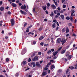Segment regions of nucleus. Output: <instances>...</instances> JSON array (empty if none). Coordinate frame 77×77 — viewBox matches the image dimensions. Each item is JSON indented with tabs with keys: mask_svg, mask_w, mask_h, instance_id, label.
<instances>
[{
	"mask_svg": "<svg viewBox=\"0 0 77 77\" xmlns=\"http://www.w3.org/2000/svg\"><path fill=\"white\" fill-rule=\"evenodd\" d=\"M66 57L68 58L69 56L70 55H69V52H67L66 53Z\"/></svg>",
	"mask_w": 77,
	"mask_h": 77,
	"instance_id": "obj_10",
	"label": "nucleus"
},
{
	"mask_svg": "<svg viewBox=\"0 0 77 77\" xmlns=\"http://www.w3.org/2000/svg\"><path fill=\"white\" fill-rule=\"evenodd\" d=\"M35 8H34L32 10V12H35Z\"/></svg>",
	"mask_w": 77,
	"mask_h": 77,
	"instance_id": "obj_48",
	"label": "nucleus"
},
{
	"mask_svg": "<svg viewBox=\"0 0 77 77\" xmlns=\"http://www.w3.org/2000/svg\"><path fill=\"white\" fill-rule=\"evenodd\" d=\"M56 58H57V57H56V56H55V57H53L54 59H56Z\"/></svg>",
	"mask_w": 77,
	"mask_h": 77,
	"instance_id": "obj_57",
	"label": "nucleus"
},
{
	"mask_svg": "<svg viewBox=\"0 0 77 77\" xmlns=\"http://www.w3.org/2000/svg\"><path fill=\"white\" fill-rule=\"evenodd\" d=\"M76 22H77V20H76V19H75V20L74 23H76Z\"/></svg>",
	"mask_w": 77,
	"mask_h": 77,
	"instance_id": "obj_61",
	"label": "nucleus"
},
{
	"mask_svg": "<svg viewBox=\"0 0 77 77\" xmlns=\"http://www.w3.org/2000/svg\"><path fill=\"white\" fill-rule=\"evenodd\" d=\"M57 26H59V22H57Z\"/></svg>",
	"mask_w": 77,
	"mask_h": 77,
	"instance_id": "obj_60",
	"label": "nucleus"
},
{
	"mask_svg": "<svg viewBox=\"0 0 77 77\" xmlns=\"http://www.w3.org/2000/svg\"><path fill=\"white\" fill-rule=\"evenodd\" d=\"M66 41V40L64 39V38H62L61 39V42L62 43V45H63V44L65 43V42Z\"/></svg>",
	"mask_w": 77,
	"mask_h": 77,
	"instance_id": "obj_3",
	"label": "nucleus"
},
{
	"mask_svg": "<svg viewBox=\"0 0 77 77\" xmlns=\"http://www.w3.org/2000/svg\"><path fill=\"white\" fill-rule=\"evenodd\" d=\"M45 70H47V69H48V68L47 67H45V69H44Z\"/></svg>",
	"mask_w": 77,
	"mask_h": 77,
	"instance_id": "obj_63",
	"label": "nucleus"
},
{
	"mask_svg": "<svg viewBox=\"0 0 77 77\" xmlns=\"http://www.w3.org/2000/svg\"><path fill=\"white\" fill-rule=\"evenodd\" d=\"M31 65H33V67H35L36 66V64L35 63H33V62H32L31 63Z\"/></svg>",
	"mask_w": 77,
	"mask_h": 77,
	"instance_id": "obj_18",
	"label": "nucleus"
},
{
	"mask_svg": "<svg viewBox=\"0 0 77 77\" xmlns=\"http://www.w3.org/2000/svg\"><path fill=\"white\" fill-rule=\"evenodd\" d=\"M66 20H69V19H70V17H69L68 16H67L66 17Z\"/></svg>",
	"mask_w": 77,
	"mask_h": 77,
	"instance_id": "obj_26",
	"label": "nucleus"
},
{
	"mask_svg": "<svg viewBox=\"0 0 77 77\" xmlns=\"http://www.w3.org/2000/svg\"><path fill=\"white\" fill-rule=\"evenodd\" d=\"M3 23V20H1L0 22V25L1 26H2V23Z\"/></svg>",
	"mask_w": 77,
	"mask_h": 77,
	"instance_id": "obj_28",
	"label": "nucleus"
},
{
	"mask_svg": "<svg viewBox=\"0 0 77 77\" xmlns=\"http://www.w3.org/2000/svg\"><path fill=\"white\" fill-rule=\"evenodd\" d=\"M36 66H38V68H41V65H40L39 62H37L36 63Z\"/></svg>",
	"mask_w": 77,
	"mask_h": 77,
	"instance_id": "obj_2",
	"label": "nucleus"
},
{
	"mask_svg": "<svg viewBox=\"0 0 77 77\" xmlns=\"http://www.w3.org/2000/svg\"><path fill=\"white\" fill-rule=\"evenodd\" d=\"M11 26H13L15 24V21L14 19H12L11 20Z\"/></svg>",
	"mask_w": 77,
	"mask_h": 77,
	"instance_id": "obj_1",
	"label": "nucleus"
},
{
	"mask_svg": "<svg viewBox=\"0 0 77 77\" xmlns=\"http://www.w3.org/2000/svg\"><path fill=\"white\" fill-rule=\"evenodd\" d=\"M42 28L41 27H40L38 29V30L39 31H41V30H42Z\"/></svg>",
	"mask_w": 77,
	"mask_h": 77,
	"instance_id": "obj_33",
	"label": "nucleus"
},
{
	"mask_svg": "<svg viewBox=\"0 0 77 77\" xmlns=\"http://www.w3.org/2000/svg\"><path fill=\"white\" fill-rule=\"evenodd\" d=\"M69 69H68L67 70V71H66V74H67L68 73V72H69Z\"/></svg>",
	"mask_w": 77,
	"mask_h": 77,
	"instance_id": "obj_40",
	"label": "nucleus"
},
{
	"mask_svg": "<svg viewBox=\"0 0 77 77\" xmlns=\"http://www.w3.org/2000/svg\"><path fill=\"white\" fill-rule=\"evenodd\" d=\"M45 12H46V14H48V11H45Z\"/></svg>",
	"mask_w": 77,
	"mask_h": 77,
	"instance_id": "obj_52",
	"label": "nucleus"
},
{
	"mask_svg": "<svg viewBox=\"0 0 77 77\" xmlns=\"http://www.w3.org/2000/svg\"><path fill=\"white\" fill-rule=\"evenodd\" d=\"M62 69H59L58 70V72H62Z\"/></svg>",
	"mask_w": 77,
	"mask_h": 77,
	"instance_id": "obj_42",
	"label": "nucleus"
},
{
	"mask_svg": "<svg viewBox=\"0 0 77 77\" xmlns=\"http://www.w3.org/2000/svg\"><path fill=\"white\" fill-rule=\"evenodd\" d=\"M8 15H11V11H8Z\"/></svg>",
	"mask_w": 77,
	"mask_h": 77,
	"instance_id": "obj_36",
	"label": "nucleus"
},
{
	"mask_svg": "<svg viewBox=\"0 0 77 77\" xmlns=\"http://www.w3.org/2000/svg\"><path fill=\"white\" fill-rule=\"evenodd\" d=\"M58 53V51H56V52H54L53 53V55L54 56H56Z\"/></svg>",
	"mask_w": 77,
	"mask_h": 77,
	"instance_id": "obj_9",
	"label": "nucleus"
},
{
	"mask_svg": "<svg viewBox=\"0 0 77 77\" xmlns=\"http://www.w3.org/2000/svg\"><path fill=\"white\" fill-rule=\"evenodd\" d=\"M51 51H52V52H53V51H54V49H51Z\"/></svg>",
	"mask_w": 77,
	"mask_h": 77,
	"instance_id": "obj_54",
	"label": "nucleus"
},
{
	"mask_svg": "<svg viewBox=\"0 0 77 77\" xmlns=\"http://www.w3.org/2000/svg\"><path fill=\"white\" fill-rule=\"evenodd\" d=\"M33 44H34V45L35 44H36V42H35V41L33 42Z\"/></svg>",
	"mask_w": 77,
	"mask_h": 77,
	"instance_id": "obj_64",
	"label": "nucleus"
},
{
	"mask_svg": "<svg viewBox=\"0 0 77 77\" xmlns=\"http://www.w3.org/2000/svg\"><path fill=\"white\" fill-rule=\"evenodd\" d=\"M20 8L22 9H23L24 10H25L26 8V6L25 5H24V6L22 5Z\"/></svg>",
	"mask_w": 77,
	"mask_h": 77,
	"instance_id": "obj_5",
	"label": "nucleus"
},
{
	"mask_svg": "<svg viewBox=\"0 0 77 77\" xmlns=\"http://www.w3.org/2000/svg\"><path fill=\"white\" fill-rule=\"evenodd\" d=\"M40 45H42V46H43V45H44V43H43L42 42L41 43Z\"/></svg>",
	"mask_w": 77,
	"mask_h": 77,
	"instance_id": "obj_55",
	"label": "nucleus"
},
{
	"mask_svg": "<svg viewBox=\"0 0 77 77\" xmlns=\"http://www.w3.org/2000/svg\"><path fill=\"white\" fill-rule=\"evenodd\" d=\"M52 27L53 28H55V27H56V23H54L53 24H52Z\"/></svg>",
	"mask_w": 77,
	"mask_h": 77,
	"instance_id": "obj_19",
	"label": "nucleus"
},
{
	"mask_svg": "<svg viewBox=\"0 0 77 77\" xmlns=\"http://www.w3.org/2000/svg\"><path fill=\"white\" fill-rule=\"evenodd\" d=\"M27 23H25L24 25V27H25L26 26V25H27Z\"/></svg>",
	"mask_w": 77,
	"mask_h": 77,
	"instance_id": "obj_41",
	"label": "nucleus"
},
{
	"mask_svg": "<svg viewBox=\"0 0 77 77\" xmlns=\"http://www.w3.org/2000/svg\"><path fill=\"white\" fill-rule=\"evenodd\" d=\"M47 74V73H46L45 72H44V70L43 71V72L42 73V77H44V76H45V75Z\"/></svg>",
	"mask_w": 77,
	"mask_h": 77,
	"instance_id": "obj_7",
	"label": "nucleus"
},
{
	"mask_svg": "<svg viewBox=\"0 0 77 77\" xmlns=\"http://www.w3.org/2000/svg\"><path fill=\"white\" fill-rule=\"evenodd\" d=\"M51 62H49V63H48V65H51Z\"/></svg>",
	"mask_w": 77,
	"mask_h": 77,
	"instance_id": "obj_56",
	"label": "nucleus"
},
{
	"mask_svg": "<svg viewBox=\"0 0 77 77\" xmlns=\"http://www.w3.org/2000/svg\"><path fill=\"white\" fill-rule=\"evenodd\" d=\"M20 13L22 14H24V15H26L27 13L25 11H23L22 10H20Z\"/></svg>",
	"mask_w": 77,
	"mask_h": 77,
	"instance_id": "obj_8",
	"label": "nucleus"
},
{
	"mask_svg": "<svg viewBox=\"0 0 77 77\" xmlns=\"http://www.w3.org/2000/svg\"><path fill=\"white\" fill-rule=\"evenodd\" d=\"M42 9H43L44 11H46V9H47V7L46 6L44 7V6H42Z\"/></svg>",
	"mask_w": 77,
	"mask_h": 77,
	"instance_id": "obj_15",
	"label": "nucleus"
},
{
	"mask_svg": "<svg viewBox=\"0 0 77 77\" xmlns=\"http://www.w3.org/2000/svg\"><path fill=\"white\" fill-rule=\"evenodd\" d=\"M54 67V65H53L51 66V69H53Z\"/></svg>",
	"mask_w": 77,
	"mask_h": 77,
	"instance_id": "obj_24",
	"label": "nucleus"
},
{
	"mask_svg": "<svg viewBox=\"0 0 77 77\" xmlns=\"http://www.w3.org/2000/svg\"><path fill=\"white\" fill-rule=\"evenodd\" d=\"M31 61V59L29 58L28 60V62H30Z\"/></svg>",
	"mask_w": 77,
	"mask_h": 77,
	"instance_id": "obj_49",
	"label": "nucleus"
},
{
	"mask_svg": "<svg viewBox=\"0 0 77 77\" xmlns=\"http://www.w3.org/2000/svg\"><path fill=\"white\" fill-rule=\"evenodd\" d=\"M54 14H56V13H57V12H56V10H54Z\"/></svg>",
	"mask_w": 77,
	"mask_h": 77,
	"instance_id": "obj_43",
	"label": "nucleus"
},
{
	"mask_svg": "<svg viewBox=\"0 0 77 77\" xmlns=\"http://www.w3.org/2000/svg\"><path fill=\"white\" fill-rule=\"evenodd\" d=\"M48 45V44H44V47H45V46H47Z\"/></svg>",
	"mask_w": 77,
	"mask_h": 77,
	"instance_id": "obj_39",
	"label": "nucleus"
},
{
	"mask_svg": "<svg viewBox=\"0 0 77 77\" xmlns=\"http://www.w3.org/2000/svg\"><path fill=\"white\" fill-rule=\"evenodd\" d=\"M63 8H66V5H63Z\"/></svg>",
	"mask_w": 77,
	"mask_h": 77,
	"instance_id": "obj_45",
	"label": "nucleus"
},
{
	"mask_svg": "<svg viewBox=\"0 0 77 77\" xmlns=\"http://www.w3.org/2000/svg\"><path fill=\"white\" fill-rule=\"evenodd\" d=\"M50 62H52V63H53V62H54V60H50Z\"/></svg>",
	"mask_w": 77,
	"mask_h": 77,
	"instance_id": "obj_46",
	"label": "nucleus"
},
{
	"mask_svg": "<svg viewBox=\"0 0 77 77\" xmlns=\"http://www.w3.org/2000/svg\"><path fill=\"white\" fill-rule=\"evenodd\" d=\"M57 9L58 11H60V7H58Z\"/></svg>",
	"mask_w": 77,
	"mask_h": 77,
	"instance_id": "obj_47",
	"label": "nucleus"
},
{
	"mask_svg": "<svg viewBox=\"0 0 77 77\" xmlns=\"http://www.w3.org/2000/svg\"><path fill=\"white\" fill-rule=\"evenodd\" d=\"M55 5L56 6H57V2H55Z\"/></svg>",
	"mask_w": 77,
	"mask_h": 77,
	"instance_id": "obj_58",
	"label": "nucleus"
},
{
	"mask_svg": "<svg viewBox=\"0 0 77 77\" xmlns=\"http://www.w3.org/2000/svg\"><path fill=\"white\" fill-rule=\"evenodd\" d=\"M38 60V57H35L32 59L33 61H36V60Z\"/></svg>",
	"mask_w": 77,
	"mask_h": 77,
	"instance_id": "obj_4",
	"label": "nucleus"
},
{
	"mask_svg": "<svg viewBox=\"0 0 77 77\" xmlns=\"http://www.w3.org/2000/svg\"><path fill=\"white\" fill-rule=\"evenodd\" d=\"M61 40H62L60 38H58L57 40V43H60Z\"/></svg>",
	"mask_w": 77,
	"mask_h": 77,
	"instance_id": "obj_6",
	"label": "nucleus"
},
{
	"mask_svg": "<svg viewBox=\"0 0 77 77\" xmlns=\"http://www.w3.org/2000/svg\"><path fill=\"white\" fill-rule=\"evenodd\" d=\"M50 5H51L49 3H48V4H47V6L48 7H49L50 6Z\"/></svg>",
	"mask_w": 77,
	"mask_h": 77,
	"instance_id": "obj_34",
	"label": "nucleus"
},
{
	"mask_svg": "<svg viewBox=\"0 0 77 77\" xmlns=\"http://www.w3.org/2000/svg\"><path fill=\"white\" fill-rule=\"evenodd\" d=\"M27 63V62L26 61H24L23 62V65H26V63Z\"/></svg>",
	"mask_w": 77,
	"mask_h": 77,
	"instance_id": "obj_25",
	"label": "nucleus"
},
{
	"mask_svg": "<svg viewBox=\"0 0 77 77\" xmlns=\"http://www.w3.org/2000/svg\"><path fill=\"white\" fill-rule=\"evenodd\" d=\"M53 22L54 23H56V22H57V20H54L53 21Z\"/></svg>",
	"mask_w": 77,
	"mask_h": 77,
	"instance_id": "obj_51",
	"label": "nucleus"
},
{
	"mask_svg": "<svg viewBox=\"0 0 77 77\" xmlns=\"http://www.w3.org/2000/svg\"><path fill=\"white\" fill-rule=\"evenodd\" d=\"M62 47H60V48H59L57 50V51H60V50L62 49Z\"/></svg>",
	"mask_w": 77,
	"mask_h": 77,
	"instance_id": "obj_30",
	"label": "nucleus"
},
{
	"mask_svg": "<svg viewBox=\"0 0 77 77\" xmlns=\"http://www.w3.org/2000/svg\"><path fill=\"white\" fill-rule=\"evenodd\" d=\"M65 51H65V50H63L61 51V54H63L64 53H65Z\"/></svg>",
	"mask_w": 77,
	"mask_h": 77,
	"instance_id": "obj_20",
	"label": "nucleus"
},
{
	"mask_svg": "<svg viewBox=\"0 0 77 77\" xmlns=\"http://www.w3.org/2000/svg\"><path fill=\"white\" fill-rule=\"evenodd\" d=\"M74 12H75V11H74V10H73L72 11V12L71 13V15L72 16L73 14L74 13Z\"/></svg>",
	"mask_w": 77,
	"mask_h": 77,
	"instance_id": "obj_22",
	"label": "nucleus"
},
{
	"mask_svg": "<svg viewBox=\"0 0 77 77\" xmlns=\"http://www.w3.org/2000/svg\"><path fill=\"white\" fill-rule=\"evenodd\" d=\"M50 16L52 17H54V13H53V12H51V14H50Z\"/></svg>",
	"mask_w": 77,
	"mask_h": 77,
	"instance_id": "obj_23",
	"label": "nucleus"
},
{
	"mask_svg": "<svg viewBox=\"0 0 77 77\" xmlns=\"http://www.w3.org/2000/svg\"><path fill=\"white\" fill-rule=\"evenodd\" d=\"M44 37L43 36H41L39 38V40H42V39H44Z\"/></svg>",
	"mask_w": 77,
	"mask_h": 77,
	"instance_id": "obj_17",
	"label": "nucleus"
},
{
	"mask_svg": "<svg viewBox=\"0 0 77 77\" xmlns=\"http://www.w3.org/2000/svg\"><path fill=\"white\" fill-rule=\"evenodd\" d=\"M3 4V2L2 1H1L0 2V6L2 5Z\"/></svg>",
	"mask_w": 77,
	"mask_h": 77,
	"instance_id": "obj_38",
	"label": "nucleus"
},
{
	"mask_svg": "<svg viewBox=\"0 0 77 77\" xmlns=\"http://www.w3.org/2000/svg\"><path fill=\"white\" fill-rule=\"evenodd\" d=\"M68 25H69V26H72V23H69V24H68Z\"/></svg>",
	"mask_w": 77,
	"mask_h": 77,
	"instance_id": "obj_35",
	"label": "nucleus"
},
{
	"mask_svg": "<svg viewBox=\"0 0 77 77\" xmlns=\"http://www.w3.org/2000/svg\"><path fill=\"white\" fill-rule=\"evenodd\" d=\"M32 25H31L30 26H28L27 29H30V27H32Z\"/></svg>",
	"mask_w": 77,
	"mask_h": 77,
	"instance_id": "obj_44",
	"label": "nucleus"
},
{
	"mask_svg": "<svg viewBox=\"0 0 77 77\" xmlns=\"http://www.w3.org/2000/svg\"><path fill=\"white\" fill-rule=\"evenodd\" d=\"M57 15L58 16H60V13L58 12L57 13Z\"/></svg>",
	"mask_w": 77,
	"mask_h": 77,
	"instance_id": "obj_53",
	"label": "nucleus"
},
{
	"mask_svg": "<svg viewBox=\"0 0 77 77\" xmlns=\"http://www.w3.org/2000/svg\"><path fill=\"white\" fill-rule=\"evenodd\" d=\"M70 21H73V16L71 15L70 17Z\"/></svg>",
	"mask_w": 77,
	"mask_h": 77,
	"instance_id": "obj_14",
	"label": "nucleus"
},
{
	"mask_svg": "<svg viewBox=\"0 0 77 77\" xmlns=\"http://www.w3.org/2000/svg\"><path fill=\"white\" fill-rule=\"evenodd\" d=\"M60 17L61 18L64 20V15L63 14H61L60 15Z\"/></svg>",
	"mask_w": 77,
	"mask_h": 77,
	"instance_id": "obj_13",
	"label": "nucleus"
},
{
	"mask_svg": "<svg viewBox=\"0 0 77 77\" xmlns=\"http://www.w3.org/2000/svg\"><path fill=\"white\" fill-rule=\"evenodd\" d=\"M0 9V11H3L4 10V7H1Z\"/></svg>",
	"mask_w": 77,
	"mask_h": 77,
	"instance_id": "obj_21",
	"label": "nucleus"
},
{
	"mask_svg": "<svg viewBox=\"0 0 77 77\" xmlns=\"http://www.w3.org/2000/svg\"><path fill=\"white\" fill-rule=\"evenodd\" d=\"M59 12H60L61 13H62L63 12V11L61 10V11H60Z\"/></svg>",
	"mask_w": 77,
	"mask_h": 77,
	"instance_id": "obj_50",
	"label": "nucleus"
},
{
	"mask_svg": "<svg viewBox=\"0 0 77 77\" xmlns=\"http://www.w3.org/2000/svg\"><path fill=\"white\" fill-rule=\"evenodd\" d=\"M68 58H69V59L70 60L71 59V55H69V57H68Z\"/></svg>",
	"mask_w": 77,
	"mask_h": 77,
	"instance_id": "obj_37",
	"label": "nucleus"
},
{
	"mask_svg": "<svg viewBox=\"0 0 77 77\" xmlns=\"http://www.w3.org/2000/svg\"><path fill=\"white\" fill-rule=\"evenodd\" d=\"M11 5L13 7H17V5L15 4L14 3H12V4H11Z\"/></svg>",
	"mask_w": 77,
	"mask_h": 77,
	"instance_id": "obj_12",
	"label": "nucleus"
},
{
	"mask_svg": "<svg viewBox=\"0 0 77 77\" xmlns=\"http://www.w3.org/2000/svg\"><path fill=\"white\" fill-rule=\"evenodd\" d=\"M18 73H17L16 75H15V76H17V77H18Z\"/></svg>",
	"mask_w": 77,
	"mask_h": 77,
	"instance_id": "obj_62",
	"label": "nucleus"
},
{
	"mask_svg": "<svg viewBox=\"0 0 77 77\" xmlns=\"http://www.w3.org/2000/svg\"><path fill=\"white\" fill-rule=\"evenodd\" d=\"M62 32H65V28H64L62 29Z\"/></svg>",
	"mask_w": 77,
	"mask_h": 77,
	"instance_id": "obj_27",
	"label": "nucleus"
},
{
	"mask_svg": "<svg viewBox=\"0 0 77 77\" xmlns=\"http://www.w3.org/2000/svg\"><path fill=\"white\" fill-rule=\"evenodd\" d=\"M69 32V29H68V27H67L66 28V33H68Z\"/></svg>",
	"mask_w": 77,
	"mask_h": 77,
	"instance_id": "obj_16",
	"label": "nucleus"
},
{
	"mask_svg": "<svg viewBox=\"0 0 77 77\" xmlns=\"http://www.w3.org/2000/svg\"><path fill=\"white\" fill-rule=\"evenodd\" d=\"M74 68V67L72 66H71L70 67V69L71 70H72Z\"/></svg>",
	"mask_w": 77,
	"mask_h": 77,
	"instance_id": "obj_29",
	"label": "nucleus"
},
{
	"mask_svg": "<svg viewBox=\"0 0 77 77\" xmlns=\"http://www.w3.org/2000/svg\"><path fill=\"white\" fill-rule=\"evenodd\" d=\"M51 6L52 8H53V9H56V6H55V5H54L53 4L52 5H51Z\"/></svg>",
	"mask_w": 77,
	"mask_h": 77,
	"instance_id": "obj_11",
	"label": "nucleus"
},
{
	"mask_svg": "<svg viewBox=\"0 0 77 77\" xmlns=\"http://www.w3.org/2000/svg\"><path fill=\"white\" fill-rule=\"evenodd\" d=\"M51 52V50H49L48 51L47 53L48 54H50Z\"/></svg>",
	"mask_w": 77,
	"mask_h": 77,
	"instance_id": "obj_32",
	"label": "nucleus"
},
{
	"mask_svg": "<svg viewBox=\"0 0 77 77\" xmlns=\"http://www.w3.org/2000/svg\"><path fill=\"white\" fill-rule=\"evenodd\" d=\"M29 69H30V68H28L27 69H25V71H27V70H29Z\"/></svg>",
	"mask_w": 77,
	"mask_h": 77,
	"instance_id": "obj_59",
	"label": "nucleus"
},
{
	"mask_svg": "<svg viewBox=\"0 0 77 77\" xmlns=\"http://www.w3.org/2000/svg\"><path fill=\"white\" fill-rule=\"evenodd\" d=\"M9 59L8 58H7L6 59V61L7 62H9Z\"/></svg>",
	"mask_w": 77,
	"mask_h": 77,
	"instance_id": "obj_31",
	"label": "nucleus"
}]
</instances>
